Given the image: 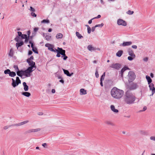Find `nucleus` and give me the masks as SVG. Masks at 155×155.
Segmentation results:
<instances>
[{
  "instance_id": "obj_1",
  "label": "nucleus",
  "mask_w": 155,
  "mask_h": 155,
  "mask_svg": "<svg viewBox=\"0 0 155 155\" xmlns=\"http://www.w3.org/2000/svg\"><path fill=\"white\" fill-rule=\"evenodd\" d=\"M135 100L136 97L132 93L128 91L125 93L124 101L126 104H134Z\"/></svg>"
},
{
  "instance_id": "obj_2",
  "label": "nucleus",
  "mask_w": 155,
  "mask_h": 155,
  "mask_svg": "<svg viewBox=\"0 0 155 155\" xmlns=\"http://www.w3.org/2000/svg\"><path fill=\"white\" fill-rule=\"evenodd\" d=\"M110 94L114 98L119 99L122 97L124 94V91L116 87H113L111 90Z\"/></svg>"
},
{
  "instance_id": "obj_3",
  "label": "nucleus",
  "mask_w": 155,
  "mask_h": 155,
  "mask_svg": "<svg viewBox=\"0 0 155 155\" xmlns=\"http://www.w3.org/2000/svg\"><path fill=\"white\" fill-rule=\"evenodd\" d=\"M4 73L5 74H8L9 76L11 77H14L16 75L15 72L11 71L10 70L7 69L4 71Z\"/></svg>"
},
{
  "instance_id": "obj_4",
  "label": "nucleus",
  "mask_w": 155,
  "mask_h": 155,
  "mask_svg": "<svg viewBox=\"0 0 155 155\" xmlns=\"http://www.w3.org/2000/svg\"><path fill=\"white\" fill-rule=\"evenodd\" d=\"M128 77L129 78V81H132L134 79L135 76L134 72L130 71L128 73Z\"/></svg>"
},
{
  "instance_id": "obj_5",
  "label": "nucleus",
  "mask_w": 155,
  "mask_h": 155,
  "mask_svg": "<svg viewBox=\"0 0 155 155\" xmlns=\"http://www.w3.org/2000/svg\"><path fill=\"white\" fill-rule=\"evenodd\" d=\"M33 68V67H29L26 70H25V73H26L25 74V76L26 77H29L30 76V73L33 71V70H32Z\"/></svg>"
},
{
  "instance_id": "obj_6",
  "label": "nucleus",
  "mask_w": 155,
  "mask_h": 155,
  "mask_svg": "<svg viewBox=\"0 0 155 155\" xmlns=\"http://www.w3.org/2000/svg\"><path fill=\"white\" fill-rule=\"evenodd\" d=\"M45 46L48 47V49L51 51L54 52H56V49L54 50V47L53 45L48 43H47L45 45Z\"/></svg>"
},
{
  "instance_id": "obj_7",
  "label": "nucleus",
  "mask_w": 155,
  "mask_h": 155,
  "mask_svg": "<svg viewBox=\"0 0 155 155\" xmlns=\"http://www.w3.org/2000/svg\"><path fill=\"white\" fill-rule=\"evenodd\" d=\"M149 87L150 90L152 91V94L150 95V96H153L155 93V88L154 87V84L153 83H151L149 84Z\"/></svg>"
},
{
  "instance_id": "obj_8",
  "label": "nucleus",
  "mask_w": 155,
  "mask_h": 155,
  "mask_svg": "<svg viewBox=\"0 0 155 155\" xmlns=\"http://www.w3.org/2000/svg\"><path fill=\"white\" fill-rule=\"evenodd\" d=\"M117 23L119 25H122L124 26H126L127 25L126 22L122 19H118Z\"/></svg>"
},
{
  "instance_id": "obj_9",
  "label": "nucleus",
  "mask_w": 155,
  "mask_h": 155,
  "mask_svg": "<svg viewBox=\"0 0 155 155\" xmlns=\"http://www.w3.org/2000/svg\"><path fill=\"white\" fill-rule=\"evenodd\" d=\"M57 49H58L60 51H62V56L61 57H63V59L64 60H65L68 58V57L66 56L65 54V51L64 50H63L61 48H60L59 47H58Z\"/></svg>"
},
{
  "instance_id": "obj_10",
  "label": "nucleus",
  "mask_w": 155,
  "mask_h": 155,
  "mask_svg": "<svg viewBox=\"0 0 155 155\" xmlns=\"http://www.w3.org/2000/svg\"><path fill=\"white\" fill-rule=\"evenodd\" d=\"M110 67L112 68L119 70L120 67V65L118 63L113 64H111Z\"/></svg>"
},
{
  "instance_id": "obj_11",
  "label": "nucleus",
  "mask_w": 155,
  "mask_h": 155,
  "mask_svg": "<svg viewBox=\"0 0 155 155\" xmlns=\"http://www.w3.org/2000/svg\"><path fill=\"white\" fill-rule=\"evenodd\" d=\"M16 73L17 75L21 77L23 75L25 76V74H26L25 72V71H23L22 70L20 71L19 70L18 71H17Z\"/></svg>"
},
{
  "instance_id": "obj_12",
  "label": "nucleus",
  "mask_w": 155,
  "mask_h": 155,
  "mask_svg": "<svg viewBox=\"0 0 155 155\" xmlns=\"http://www.w3.org/2000/svg\"><path fill=\"white\" fill-rule=\"evenodd\" d=\"M137 87L136 84L132 83L131 84L129 87V89L131 90H134L136 89Z\"/></svg>"
},
{
  "instance_id": "obj_13",
  "label": "nucleus",
  "mask_w": 155,
  "mask_h": 155,
  "mask_svg": "<svg viewBox=\"0 0 155 155\" xmlns=\"http://www.w3.org/2000/svg\"><path fill=\"white\" fill-rule=\"evenodd\" d=\"M41 129L37 128L36 129H31L27 130L26 132L27 133H30L32 132H35L40 131Z\"/></svg>"
},
{
  "instance_id": "obj_14",
  "label": "nucleus",
  "mask_w": 155,
  "mask_h": 155,
  "mask_svg": "<svg viewBox=\"0 0 155 155\" xmlns=\"http://www.w3.org/2000/svg\"><path fill=\"white\" fill-rule=\"evenodd\" d=\"M27 62L28 63L29 65L31 67L33 68H36L35 66V63L32 61L28 60H27Z\"/></svg>"
},
{
  "instance_id": "obj_15",
  "label": "nucleus",
  "mask_w": 155,
  "mask_h": 155,
  "mask_svg": "<svg viewBox=\"0 0 155 155\" xmlns=\"http://www.w3.org/2000/svg\"><path fill=\"white\" fill-rule=\"evenodd\" d=\"M132 44L131 41L124 42L122 44L120 45V46H129Z\"/></svg>"
},
{
  "instance_id": "obj_16",
  "label": "nucleus",
  "mask_w": 155,
  "mask_h": 155,
  "mask_svg": "<svg viewBox=\"0 0 155 155\" xmlns=\"http://www.w3.org/2000/svg\"><path fill=\"white\" fill-rule=\"evenodd\" d=\"M12 85L14 87H15L18 86L19 84H20L18 82L16 81L13 78H12Z\"/></svg>"
},
{
  "instance_id": "obj_17",
  "label": "nucleus",
  "mask_w": 155,
  "mask_h": 155,
  "mask_svg": "<svg viewBox=\"0 0 155 155\" xmlns=\"http://www.w3.org/2000/svg\"><path fill=\"white\" fill-rule=\"evenodd\" d=\"M87 49L89 51H94L97 49L95 47H93L91 45H88L87 47Z\"/></svg>"
},
{
  "instance_id": "obj_18",
  "label": "nucleus",
  "mask_w": 155,
  "mask_h": 155,
  "mask_svg": "<svg viewBox=\"0 0 155 155\" xmlns=\"http://www.w3.org/2000/svg\"><path fill=\"white\" fill-rule=\"evenodd\" d=\"M28 122H29L28 120H25V121H24L23 122H21V123H19L18 124H14V125H15L16 126H19L21 125L26 124L28 123Z\"/></svg>"
},
{
  "instance_id": "obj_19",
  "label": "nucleus",
  "mask_w": 155,
  "mask_h": 155,
  "mask_svg": "<svg viewBox=\"0 0 155 155\" xmlns=\"http://www.w3.org/2000/svg\"><path fill=\"white\" fill-rule=\"evenodd\" d=\"M62 70L64 72V74H66L67 76H68L70 77L73 74V73H72L71 74H70L69 71L67 70H65L63 68L62 69Z\"/></svg>"
},
{
  "instance_id": "obj_20",
  "label": "nucleus",
  "mask_w": 155,
  "mask_h": 155,
  "mask_svg": "<svg viewBox=\"0 0 155 155\" xmlns=\"http://www.w3.org/2000/svg\"><path fill=\"white\" fill-rule=\"evenodd\" d=\"M128 53L129 55L131 57H133V58H135L136 56L135 54H134L133 51L131 49H129L128 51Z\"/></svg>"
},
{
  "instance_id": "obj_21",
  "label": "nucleus",
  "mask_w": 155,
  "mask_h": 155,
  "mask_svg": "<svg viewBox=\"0 0 155 155\" xmlns=\"http://www.w3.org/2000/svg\"><path fill=\"white\" fill-rule=\"evenodd\" d=\"M129 69V68H128L126 66H125L120 71V74L121 76L122 77H123V74L124 71L126 70L127 69Z\"/></svg>"
},
{
  "instance_id": "obj_22",
  "label": "nucleus",
  "mask_w": 155,
  "mask_h": 155,
  "mask_svg": "<svg viewBox=\"0 0 155 155\" xmlns=\"http://www.w3.org/2000/svg\"><path fill=\"white\" fill-rule=\"evenodd\" d=\"M110 109L114 113H117L118 112V110L115 109V106L114 105H112L110 106Z\"/></svg>"
},
{
  "instance_id": "obj_23",
  "label": "nucleus",
  "mask_w": 155,
  "mask_h": 155,
  "mask_svg": "<svg viewBox=\"0 0 155 155\" xmlns=\"http://www.w3.org/2000/svg\"><path fill=\"white\" fill-rule=\"evenodd\" d=\"M23 85L24 86V89L25 91H27L28 90V87L26 84L25 82H24L23 83Z\"/></svg>"
},
{
  "instance_id": "obj_24",
  "label": "nucleus",
  "mask_w": 155,
  "mask_h": 155,
  "mask_svg": "<svg viewBox=\"0 0 155 155\" xmlns=\"http://www.w3.org/2000/svg\"><path fill=\"white\" fill-rule=\"evenodd\" d=\"M56 52H57V54L56 56L58 57H61L60 54L62 55V51H60L58 49L56 50Z\"/></svg>"
},
{
  "instance_id": "obj_25",
  "label": "nucleus",
  "mask_w": 155,
  "mask_h": 155,
  "mask_svg": "<svg viewBox=\"0 0 155 155\" xmlns=\"http://www.w3.org/2000/svg\"><path fill=\"white\" fill-rule=\"evenodd\" d=\"M80 93L81 95H85L87 94L86 91L83 88L81 89L80 90Z\"/></svg>"
},
{
  "instance_id": "obj_26",
  "label": "nucleus",
  "mask_w": 155,
  "mask_h": 155,
  "mask_svg": "<svg viewBox=\"0 0 155 155\" xmlns=\"http://www.w3.org/2000/svg\"><path fill=\"white\" fill-rule=\"evenodd\" d=\"M146 78L148 84H150L152 81V80L150 77L149 76L147 75Z\"/></svg>"
},
{
  "instance_id": "obj_27",
  "label": "nucleus",
  "mask_w": 155,
  "mask_h": 155,
  "mask_svg": "<svg viewBox=\"0 0 155 155\" xmlns=\"http://www.w3.org/2000/svg\"><path fill=\"white\" fill-rule=\"evenodd\" d=\"M105 124L108 125H110L112 126L114 125V124L110 121L106 120L105 121Z\"/></svg>"
},
{
  "instance_id": "obj_28",
  "label": "nucleus",
  "mask_w": 155,
  "mask_h": 155,
  "mask_svg": "<svg viewBox=\"0 0 155 155\" xmlns=\"http://www.w3.org/2000/svg\"><path fill=\"white\" fill-rule=\"evenodd\" d=\"M123 53V51L122 50L119 51L116 53V55L118 57L121 56Z\"/></svg>"
},
{
  "instance_id": "obj_29",
  "label": "nucleus",
  "mask_w": 155,
  "mask_h": 155,
  "mask_svg": "<svg viewBox=\"0 0 155 155\" xmlns=\"http://www.w3.org/2000/svg\"><path fill=\"white\" fill-rule=\"evenodd\" d=\"M22 94L27 97H29L31 95V94L27 92H22Z\"/></svg>"
},
{
  "instance_id": "obj_30",
  "label": "nucleus",
  "mask_w": 155,
  "mask_h": 155,
  "mask_svg": "<svg viewBox=\"0 0 155 155\" xmlns=\"http://www.w3.org/2000/svg\"><path fill=\"white\" fill-rule=\"evenodd\" d=\"M24 44V43L23 41H21L19 43H16V46L18 48V47L22 46Z\"/></svg>"
},
{
  "instance_id": "obj_31",
  "label": "nucleus",
  "mask_w": 155,
  "mask_h": 155,
  "mask_svg": "<svg viewBox=\"0 0 155 155\" xmlns=\"http://www.w3.org/2000/svg\"><path fill=\"white\" fill-rule=\"evenodd\" d=\"M76 36L78 37V38L79 39H81V38H83V37L82 36L81 34L79 33V32H76Z\"/></svg>"
},
{
  "instance_id": "obj_32",
  "label": "nucleus",
  "mask_w": 155,
  "mask_h": 155,
  "mask_svg": "<svg viewBox=\"0 0 155 155\" xmlns=\"http://www.w3.org/2000/svg\"><path fill=\"white\" fill-rule=\"evenodd\" d=\"M63 37V35L61 33H59L58 34L56 35V38L57 39L61 38Z\"/></svg>"
},
{
  "instance_id": "obj_33",
  "label": "nucleus",
  "mask_w": 155,
  "mask_h": 155,
  "mask_svg": "<svg viewBox=\"0 0 155 155\" xmlns=\"http://www.w3.org/2000/svg\"><path fill=\"white\" fill-rule=\"evenodd\" d=\"M14 51L12 48H11L9 54V56L12 57L13 55Z\"/></svg>"
},
{
  "instance_id": "obj_34",
  "label": "nucleus",
  "mask_w": 155,
  "mask_h": 155,
  "mask_svg": "<svg viewBox=\"0 0 155 155\" xmlns=\"http://www.w3.org/2000/svg\"><path fill=\"white\" fill-rule=\"evenodd\" d=\"M15 126L14 125V124H12L11 125L6 126L4 127L3 129H4L6 130L9 127H11L12 126Z\"/></svg>"
},
{
  "instance_id": "obj_35",
  "label": "nucleus",
  "mask_w": 155,
  "mask_h": 155,
  "mask_svg": "<svg viewBox=\"0 0 155 155\" xmlns=\"http://www.w3.org/2000/svg\"><path fill=\"white\" fill-rule=\"evenodd\" d=\"M41 23L48 24L50 23L49 20L48 19H44L41 21Z\"/></svg>"
},
{
  "instance_id": "obj_36",
  "label": "nucleus",
  "mask_w": 155,
  "mask_h": 155,
  "mask_svg": "<svg viewBox=\"0 0 155 155\" xmlns=\"http://www.w3.org/2000/svg\"><path fill=\"white\" fill-rule=\"evenodd\" d=\"M32 48V50L36 54H38V52L37 51V49L36 48H34V46L31 48Z\"/></svg>"
},
{
  "instance_id": "obj_37",
  "label": "nucleus",
  "mask_w": 155,
  "mask_h": 155,
  "mask_svg": "<svg viewBox=\"0 0 155 155\" xmlns=\"http://www.w3.org/2000/svg\"><path fill=\"white\" fill-rule=\"evenodd\" d=\"M13 68L15 69V70L16 72L17 71H18L19 70L18 66L16 65H14L13 66Z\"/></svg>"
},
{
  "instance_id": "obj_38",
  "label": "nucleus",
  "mask_w": 155,
  "mask_h": 155,
  "mask_svg": "<svg viewBox=\"0 0 155 155\" xmlns=\"http://www.w3.org/2000/svg\"><path fill=\"white\" fill-rule=\"evenodd\" d=\"M134 13V12L132 11H131L130 10H128L126 12V13L129 15H131L133 14Z\"/></svg>"
},
{
  "instance_id": "obj_39",
  "label": "nucleus",
  "mask_w": 155,
  "mask_h": 155,
  "mask_svg": "<svg viewBox=\"0 0 155 155\" xmlns=\"http://www.w3.org/2000/svg\"><path fill=\"white\" fill-rule=\"evenodd\" d=\"M104 25V24L103 23H101V24H98L96 25L95 26V27H99L100 28H101Z\"/></svg>"
},
{
  "instance_id": "obj_40",
  "label": "nucleus",
  "mask_w": 155,
  "mask_h": 155,
  "mask_svg": "<svg viewBox=\"0 0 155 155\" xmlns=\"http://www.w3.org/2000/svg\"><path fill=\"white\" fill-rule=\"evenodd\" d=\"M51 38V36L48 35H46L45 37V39L47 41L49 40Z\"/></svg>"
},
{
  "instance_id": "obj_41",
  "label": "nucleus",
  "mask_w": 155,
  "mask_h": 155,
  "mask_svg": "<svg viewBox=\"0 0 155 155\" xmlns=\"http://www.w3.org/2000/svg\"><path fill=\"white\" fill-rule=\"evenodd\" d=\"M139 132L141 134H145V132L144 131L142 130H139Z\"/></svg>"
},
{
  "instance_id": "obj_42",
  "label": "nucleus",
  "mask_w": 155,
  "mask_h": 155,
  "mask_svg": "<svg viewBox=\"0 0 155 155\" xmlns=\"http://www.w3.org/2000/svg\"><path fill=\"white\" fill-rule=\"evenodd\" d=\"M29 9L32 12H35V10L34 8H33L32 7L30 6V8Z\"/></svg>"
},
{
  "instance_id": "obj_43",
  "label": "nucleus",
  "mask_w": 155,
  "mask_h": 155,
  "mask_svg": "<svg viewBox=\"0 0 155 155\" xmlns=\"http://www.w3.org/2000/svg\"><path fill=\"white\" fill-rule=\"evenodd\" d=\"M20 38L18 36H17L15 39V40L17 41L18 42L20 40Z\"/></svg>"
},
{
  "instance_id": "obj_44",
  "label": "nucleus",
  "mask_w": 155,
  "mask_h": 155,
  "mask_svg": "<svg viewBox=\"0 0 155 155\" xmlns=\"http://www.w3.org/2000/svg\"><path fill=\"white\" fill-rule=\"evenodd\" d=\"M21 38H22L25 39V38H27V35H26L22 34L21 36Z\"/></svg>"
},
{
  "instance_id": "obj_45",
  "label": "nucleus",
  "mask_w": 155,
  "mask_h": 155,
  "mask_svg": "<svg viewBox=\"0 0 155 155\" xmlns=\"http://www.w3.org/2000/svg\"><path fill=\"white\" fill-rule=\"evenodd\" d=\"M134 58H133V57H131L130 56L128 57L127 59L128 60L130 61H132Z\"/></svg>"
},
{
  "instance_id": "obj_46",
  "label": "nucleus",
  "mask_w": 155,
  "mask_h": 155,
  "mask_svg": "<svg viewBox=\"0 0 155 155\" xmlns=\"http://www.w3.org/2000/svg\"><path fill=\"white\" fill-rule=\"evenodd\" d=\"M15 81L17 82H18L20 83H21V81L20 80L19 78L18 77H16V80Z\"/></svg>"
},
{
  "instance_id": "obj_47",
  "label": "nucleus",
  "mask_w": 155,
  "mask_h": 155,
  "mask_svg": "<svg viewBox=\"0 0 155 155\" xmlns=\"http://www.w3.org/2000/svg\"><path fill=\"white\" fill-rule=\"evenodd\" d=\"M33 12H32L31 13V15L33 17H36L37 16V15L35 13Z\"/></svg>"
},
{
  "instance_id": "obj_48",
  "label": "nucleus",
  "mask_w": 155,
  "mask_h": 155,
  "mask_svg": "<svg viewBox=\"0 0 155 155\" xmlns=\"http://www.w3.org/2000/svg\"><path fill=\"white\" fill-rule=\"evenodd\" d=\"M95 75L96 77L98 78L99 77V74L97 70H96L95 73Z\"/></svg>"
},
{
  "instance_id": "obj_49",
  "label": "nucleus",
  "mask_w": 155,
  "mask_h": 155,
  "mask_svg": "<svg viewBox=\"0 0 155 155\" xmlns=\"http://www.w3.org/2000/svg\"><path fill=\"white\" fill-rule=\"evenodd\" d=\"M150 139L153 140L155 141V136H151L150 137Z\"/></svg>"
},
{
  "instance_id": "obj_50",
  "label": "nucleus",
  "mask_w": 155,
  "mask_h": 155,
  "mask_svg": "<svg viewBox=\"0 0 155 155\" xmlns=\"http://www.w3.org/2000/svg\"><path fill=\"white\" fill-rule=\"evenodd\" d=\"M101 17V15H97V16L93 18V19H97V18H100Z\"/></svg>"
},
{
  "instance_id": "obj_51",
  "label": "nucleus",
  "mask_w": 155,
  "mask_h": 155,
  "mask_svg": "<svg viewBox=\"0 0 155 155\" xmlns=\"http://www.w3.org/2000/svg\"><path fill=\"white\" fill-rule=\"evenodd\" d=\"M34 57L33 56H31L27 60H28L31 61L32 60H33Z\"/></svg>"
},
{
  "instance_id": "obj_52",
  "label": "nucleus",
  "mask_w": 155,
  "mask_h": 155,
  "mask_svg": "<svg viewBox=\"0 0 155 155\" xmlns=\"http://www.w3.org/2000/svg\"><path fill=\"white\" fill-rule=\"evenodd\" d=\"M39 29V28L36 27L34 28V31L35 32H36Z\"/></svg>"
},
{
  "instance_id": "obj_53",
  "label": "nucleus",
  "mask_w": 155,
  "mask_h": 155,
  "mask_svg": "<svg viewBox=\"0 0 155 155\" xmlns=\"http://www.w3.org/2000/svg\"><path fill=\"white\" fill-rule=\"evenodd\" d=\"M18 33V36H21V35H22V33L20 31H18L17 32Z\"/></svg>"
},
{
  "instance_id": "obj_54",
  "label": "nucleus",
  "mask_w": 155,
  "mask_h": 155,
  "mask_svg": "<svg viewBox=\"0 0 155 155\" xmlns=\"http://www.w3.org/2000/svg\"><path fill=\"white\" fill-rule=\"evenodd\" d=\"M87 29V33L88 34H90L91 32V28H88Z\"/></svg>"
},
{
  "instance_id": "obj_55",
  "label": "nucleus",
  "mask_w": 155,
  "mask_h": 155,
  "mask_svg": "<svg viewBox=\"0 0 155 155\" xmlns=\"http://www.w3.org/2000/svg\"><path fill=\"white\" fill-rule=\"evenodd\" d=\"M147 109V107L146 106H144L143 107V109L142 110H141V111H143L146 110Z\"/></svg>"
},
{
  "instance_id": "obj_56",
  "label": "nucleus",
  "mask_w": 155,
  "mask_h": 155,
  "mask_svg": "<svg viewBox=\"0 0 155 155\" xmlns=\"http://www.w3.org/2000/svg\"><path fill=\"white\" fill-rule=\"evenodd\" d=\"M29 43L31 44V47L32 48V47L34 46L33 42H32L31 41H29Z\"/></svg>"
},
{
  "instance_id": "obj_57",
  "label": "nucleus",
  "mask_w": 155,
  "mask_h": 155,
  "mask_svg": "<svg viewBox=\"0 0 155 155\" xmlns=\"http://www.w3.org/2000/svg\"><path fill=\"white\" fill-rule=\"evenodd\" d=\"M93 19V18H92L89 21H88V23L89 24H91L92 23V20L93 19Z\"/></svg>"
},
{
  "instance_id": "obj_58",
  "label": "nucleus",
  "mask_w": 155,
  "mask_h": 155,
  "mask_svg": "<svg viewBox=\"0 0 155 155\" xmlns=\"http://www.w3.org/2000/svg\"><path fill=\"white\" fill-rule=\"evenodd\" d=\"M132 48L134 49H136L137 48V47L136 45H133L132 46Z\"/></svg>"
},
{
  "instance_id": "obj_59",
  "label": "nucleus",
  "mask_w": 155,
  "mask_h": 155,
  "mask_svg": "<svg viewBox=\"0 0 155 155\" xmlns=\"http://www.w3.org/2000/svg\"><path fill=\"white\" fill-rule=\"evenodd\" d=\"M96 27H95V26L92 27L91 28V31L92 32H94L95 30V28Z\"/></svg>"
},
{
  "instance_id": "obj_60",
  "label": "nucleus",
  "mask_w": 155,
  "mask_h": 155,
  "mask_svg": "<svg viewBox=\"0 0 155 155\" xmlns=\"http://www.w3.org/2000/svg\"><path fill=\"white\" fill-rule=\"evenodd\" d=\"M148 60V58L147 57H146L143 58V60L145 61H147Z\"/></svg>"
},
{
  "instance_id": "obj_61",
  "label": "nucleus",
  "mask_w": 155,
  "mask_h": 155,
  "mask_svg": "<svg viewBox=\"0 0 155 155\" xmlns=\"http://www.w3.org/2000/svg\"><path fill=\"white\" fill-rule=\"evenodd\" d=\"M104 77L101 76L100 79V81H103L104 79Z\"/></svg>"
},
{
  "instance_id": "obj_62",
  "label": "nucleus",
  "mask_w": 155,
  "mask_h": 155,
  "mask_svg": "<svg viewBox=\"0 0 155 155\" xmlns=\"http://www.w3.org/2000/svg\"><path fill=\"white\" fill-rule=\"evenodd\" d=\"M47 145V143H43L42 144V146L44 147H45Z\"/></svg>"
},
{
  "instance_id": "obj_63",
  "label": "nucleus",
  "mask_w": 155,
  "mask_h": 155,
  "mask_svg": "<svg viewBox=\"0 0 155 155\" xmlns=\"http://www.w3.org/2000/svg\"><path fill=\"white\" fill-rule=\"evenodd\" d=\"M32 52L31 51H28V54L29 55H31L32 54Z\"/></svg>"
},
{
  "instance_id": "obj_64",
  "label": "nucleus",
  "mask_w": 155,
  "mask_h": 155,
  "mask_svg": "<svg viewBox=\"0 0 155 155\" xmlns=\"http://www.w3.org/2000/svg\"><path fill=\"white\" fill-rule=\"evenodd\" d=\"M59 82L62 83V84H64V81L62 79L60 80L59 81Z\"/></svg>"
}]
</instances>
